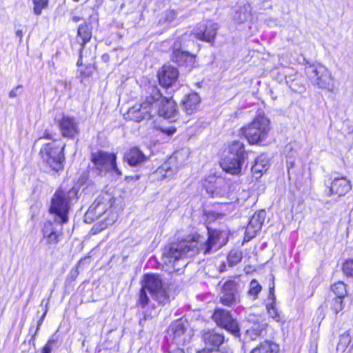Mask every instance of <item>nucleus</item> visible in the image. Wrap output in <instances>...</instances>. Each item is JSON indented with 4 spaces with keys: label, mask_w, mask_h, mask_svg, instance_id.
<instances>
[{
    "label": "nucleus",
    "mask_w": 353,
    "mask_h": 353,
    "mask_svg": "<svg viewBox=\"0 0 353 353\" xmlns=\"http://www.w3.org/2000/svg\"><path fill=\"white\" fill-rule=\"evenodd\" d=\"M161 98V93L157 86H152L150 96L139 104H135L130 108L128 112V117L136 122H141L144 119H150L156 114V107Z\"/></svg>",
    "instance_id": "obj_3"
},
{
    "label": "nucleus",
    "mask_w": 353,
    "mask_h": 353,
    "mask_svg": "<svg viewBox=\"0 0 353 353\" xmlns=\"http://www.w3.org/2000/svg\"><path fill=\"white\" fill-rule=\"evenodd\" d=\"M58 125L61 135L68 139H74L79 134V121L74 117L63 115L58 121Z\"/></svg>",
    "instance_id": "obj_12"
},
{
    "label": "nucleus",
    "mask_w": 353,
    "mask_h": 353,
    "mask_svg": "<svg viewBox=\"0 0 353 353\" xmlns=\"http://www.w3.org/2000/svg\"><path fill=\"white\" fill-rule=\"evenodd\" d=\"M16 36L19 38V41L21 42L23 38V31L21 30H17Z\"/></svg>",
    "instance_id": "obj_49"
},
{
    "label": "nucleus",
    "mask_w": 353,
    "mask_h": 353,
    "mask_svg": "<svg viewBox=\"0 0 353 353\" xmlns=\"http://www.w3.org/2000/svg\"><path fill=\"white\" fill-rule=\"evenodd\" d=\"M202 341L204 343L203 348H213L221 347L225 341L223 332L215 329L206 330L202 332Z\"/></svg>",
    "instance_id": "obj_16"
},
{
    "label": "nucleus",
    "mask_w": 353,
    "mask_h": 353,
    "mask_svg": "<svg viewBox=\"0 0 353 353\" xmlns=\"http://www.w3.org/2000/svg\"><path fill=\"white\" fill-rule=\"evenodd\" d=\"M157 130H160L161 132L165 133V134H168V136L173 134L176 132V128L174 127H169V128L158 127V128H157Z\"/></svg>",
    "instance_id": "obj_46"
},
{
    "label": "nucleus",
    "mask_w": 353,
    "mask_h": 353,
    "mask_svg": "<svg viewBox=\"0 0 353 353\" xmlns=\"http://www.w3.org/2000/svg\"><path fill=\"white\" fill-rule=\"evenodd\" d=\"M82 50H83V48H81V50H80V54H79V60H78V61H77V65H79V66L82 65V55H81Z\"/></svg>",
    "instance_id": "obj_50"
},
{
    "label": "nucleus",
    "mask_w": 353,
    "mask_h": 353,
    "mask_svg": "<svg viewBox=\"0 0 353 353\" xmlns=\"http://www.w3.org/2000/svg\"><path fill=\"white\" fill-rule=\"evenodd\" d=\"M239 301L236 283L234 281H227L223 285L220 294V302L228 307L236 305Z\"/></svg>",
    "instance_id": "obj_14"
},
{
    "label": "nucleus",
    "mask_w": 353,
    "mask_h": 353,
    "mask_svg": "<svg viewBox=\"0 0 353 353\" xmlns=\"http://www.w3.org/2000/svg\"><path fill=\"white\" fill-rule=\"evenodd\" d=\"M65 146L61 141L53 140L41 147L39 155L43 161L52 170L59 171L63 168Z\"/></svg>",
    "instance_id": "obj_5"
},
{
    "label": "nucleus",
    "mask_w": 353,
    "mask_h": 353,
    "mask_svg": "<svg viewBox=\"0 0 353 353\" xmlns=\"http://www.w3.org/2000/svg\"><path fill=\"white\" fill-rule=\"evenodd\" d=\"M200 102V97L197 93H192L186 96L182 101L183 107L188 114H192L197 108Z\"/></svg>",
    "instance_id": "obj_23"
},
{
    "label": "nucleus",
    "mask_w": 353,
    "mask_h": 353,
    "mask_svg": "<svg viewBox=\"0 0 353 353\" xmlns=\"http://www.w3.org/2000/svg\"><path fill=\"white\" fill-rule=\"evenodd\" d=\"M212 319L219 327L225 329L234 335L239 334V326L237 321L232 318L230 312L221 308L216 309Z\"/></svg>",
    "instance_id": "obj_10"
},
{
    "label": "nucleus",
    "mask_w": 353,
    "mask_h": 353,
    "mask_svg": "<svg viewBox=\"0 0 353 353\" xmlns=\"http://www.w3.org/2000/svg\"><path fill=\"white\" fill-rule=\"evenodd\" d=\"M351 188V183L346 177H334L329 184H326L325 194L327 196L332 195L341 196L347 193Z\"/></svg>",
    "instance_id": "obj_13"
},
{
    "label": "nucleus",
    "mask_w": 353,
    "mask_h": 353,
    "mask_svg": "<svg viewBox=\"0 0 353 353\" xmlns=\"http://www.w3.org/2000/svg\"><path fill=\"white\" fill-rule=\"evenodd\" d=\"M172 60L179 65H185L186 67L192 68L194 65L195 58L189 52L179 50L175 43L174 46Z\"/></svg>",
    "instance_id": "obj_18"
},
{
    "label": "nucleus",
    "mask_w": 353,
    "mask_h": 353,
    "mask_svg": "<svg viewBox=\"0 0 353 353\" xmlns=\"http://www.w3.org/2000/svg\"><path fill=\"white\" fill-rule=\"evenodd\" d=\"M91 161L95 167L101 172H113L117 175L121 176V172L117 166L116 155L103 151L92 153Z\"/></svg>",
    "instance_id": "obj_9"
},
{
    "label": "nucleus",
    "mask_w": 353,
    "mask_h": 353,
    "mask_svg": "<svg viewBox=\"0 0 353 353\" xmlns=\"http://www.w3.org/2000/svg\"><path fill=\"white\" fill-rule=\"evenodd\" d=\"M165 171V174H164V177L170 176L172 174V171L170 170V168L168 164H164L162 168H159L157 172L161 173L162 171Z\"/></svg>",
    "instance_id": "obj_47"
},
{
    "label": "nucleus",
    "mask_w": 353,
    "mask_h": 353,
    "mask_svg": "<svg viewBox=\"0 0 353 353\" xmlns=\"http://www.w3.org/2000/svg\"><path fill=\"white\" fill-rule=\"evenodd\" d=\"M279 347L270 341H264L256 347L250 353H278Z\"/></svg>",
    "instance_id": "obj_30"
},
{
    "label": "nucleus",
    "mask_w": 353,
    "mask_h": 353,
    "mask_svg": "<svg viewBox=\"0 0 353 353\" xmlns=\"http://www.w3.org/2000/svg\"><path fill=\"white\" fill-rule=\"evenodd\" d=\"M156 114L172 122L176 121L179 118L176 102L172 99L163 97L162 94L156 107Z\"/></svg>",
    "instance_id": "obj_11"
},
{
    "label": "nucleus",
    "mask_w": 353,
    "mask_h": 353,
    "mask_svg": "<svg viewBox=\"0 0 353 353\" xmlns=\"http://www.w3.org/2000/svg\"><path fill=\"white\" fill-rule=\"evenodd\" d=\"M178 76L177 69L171 65H163L158 72L159 83L165 88L170 87L176 81Z\"/></svg>",
    "instance_id": "obj_17"
},
{
    "label": "nucleus",
    "mask_w": 353,
    "mask_h": 353,
    "mask_svg": "<svg viewBox=\"0 0 353 353\" xmlns=\"http://www.w3.org/2000/svg\"><path fill=\"white\" fill-rule=\"evenodd\" d=\"M208 234L207 239L196 234L166 245L163 252V262L172 265L174 271H179L188 264L185 257L193 256L199 252L211 253L219 239L220 232L208 230Z\"/></svg>",
    "instance_id": "obj_1"
},
{
    "label": "nucleus",
    "mask_w": 353,
    "mask_h": 353,
    "mask_svg": "<svg viewBox=\"0 0 353 353\" xmlns=\"http://www.w3.org/2000/svg\"><path fill=\"white\" fill-rule=\"evenodd\" d=\"M61 225L62 224H60L59 222L55 221L54 222L50 221L46 222L42 230L43 236L52 234L54 232L61 230Z\"/></svg>",
    "instance_id": "obj_32"
},
{
    "label": "nucleus",
    "mask_w": 353,
    "mask_h": 353,
    "mask_svg": "<svg viewBox=\"0 0 353 353\" xmlns=\"http://www.w3.org/2000/svg\"><path fill=\"white\" fill-rule=\"evenodd\" d=\"M332 291L336 294V298L343 299L347 295L346 285L339 281L331 286Z\"/></svg>",
    "instance_id": "obj_33"
},
{
    "label": "nucleus",
    "mask_w": 353,
    "mask_h": 353,
    "mask_svg": "<svg viewBox=\"0 0 353 353\" xmlns=\"http://www.w3.org/2000/svg\"><path fill=\"white\" fill-rule=\"evenodd\" d=\"M242 259V252L239 250H231L227 258L230 266H234L239 263Z\"/></svg>",
    "instance_id": "obj_34"
},
{
    "label": "nucleus",
    "mask_w": 353,
    "mask_h": 353,
    "mask_svg": "<svg viewBox=\"0 0 353 353\" xmlns=\"http://www.w3.org/2000/svg\"><path fill=\"white\" fill-rule=\"evenodd\" d=\"M344 304L343 299L335 297L332 300V304L331 306L332 310L335 314H337L339 312L343 310Z\"/></svg>",
    "instance_id": "obj_39"
},
{
    "label": "nucleus",
    "mask_w": 353,
    "mask_h": 353,
    "mask_svg": "<svg viewBox=\"0 0 353 353\" xmlns=\"http://www.w3.org/2000/svg\"><path fill=\"white\" fill-rule=\"evenodd\" d=\"M147 319V316L146 315L144 316V317L143 319H141L140 321H139V324L141 325V326H143L144 325V323L145 321H146Z\"/></svg>",
    "instance_id": "obj_51"
},
{
    "label": "nucleus",
    "mask_w": 353,
    "mask_h": 353,
    "mask_svg": "<svg viewBox=\"0 0 353 353\" xmlns=\"http://www.w3.org/2000/svg\"><path fill=\"white\" fill-rule=\"evenodd\" d=\"M80 19H81L79 17L74 16L72 17V21L74 22H78L79 21H80Z\"/></svg>",
    "instance_id": "obj_53"
},
{
    "label": "nucleus",
    "mask_w": 353,
    "mask_h": 353,
    "mask_svg": "<svg viewBox=\"0 0 353 353\" xmlns=\"http://www.w3.org/2000/svg\"><path fill=\"white\" fill-rule=\"evenodd\" d=\"M124 161L131 166H137L147 160L146 156L137 147L130 148L124 154Z\"/></svg>",
    "instance_id": "obj_20"
},
{
    "label": "nucleus",
    "mask_w": 353,
    "mask_h": 353,
    "mask_svg": "<svg viewBox=\"0 0 353 353\" xmlns=\"http://www.w3.org/2000/svg\"><path fill=\"white\" fill-rule=\"evenodd\" d=\"M73 190L65 191L58 190L51 200L50 212L55 215V221L64 224L68 221V212L70 209V202L76 196Z\"/></svg>",
    "instance_id": "obj_4"
},
{
    "label": "nucleus",
    "mask_w": 353,
    "mask_h": 353,
    "mask_svg": "<svg viewBox=\"0 0 353 353\" xmlns=\"http://www.w3.org/2000/svg\"><path fill=\"white\" fill-rule=\"evenodd\" d=\"M196 353H233V350L228 346L222 347L203 348Z\"/></svg>",
    "instance_id": "obj_37"
},
{
    "label": "nucleus",
    "mask_w": 353,
    "mask_h": 353,
    "mask_svg": "<svg viewBox=\"0 0 353 353\" xmlns=\"http://www.w3.org/2000/svg\"><path fill=\"white\" fill-rule=\"evenodd\" d=\"M229 150L230 154L228 156L245 161L247 154L243 143L235 141L230 145Z\"/></svg>",
    "instance_id": "obj_27"
},
{
    "label": "nucleus",
    "mask_w": 353,
    "mask_h": 353,
    "mask_svg": "<svg viewBox=\"0 0 353 353\" xmlns=\"http://www.w3.org/2000/svg\"><path fill=\"white\" fill-rule=\"evenodd\" d=\"M61 234V232L59 230L43 236V239L46 240V242L48 244H57L59 241V236Z\"/></svg>",
    "instance_id": "obj_40"
},
{
    "label": "nucleus",
    "mask_w": 353,
    "mask_h": 353,
    "mask_svg": "<svg viewBox=\"0 0 353 353\" xmlns=\"http://www.w3.org/2000/svg\"><path fill=\"white\" fill-rule=\"evenodd\" d=\"M268 299L272 300V303L268 304V305H267V309H268V313L276 321H280V320H281L280 315L278 313L275 307L273 305L275 299H276L275 295H274V285L272 287L270 288V294H269Z\"/></svg>",
    "instance_id": "obj_31"
},
{
    "label": "nucleus",
    "mask_w": 353,
    "mask_h": 353,
    "mask_svg": "<svg viewBox=\"0 0 353 353\" xmlns=\"http://www.w3.org/2000/svg\"><path fill=\"white\" fill-rule=\"evenodd\" d=\"M350 346V351L353 350V330H348L340 336L337 350L344 352Z\"/></svg>",
    "instance_id": "obj_25"
},
{
    "label": "nucleus",
    "mask_w": 353,
    "mask_h": 353,
    "mask_svg": "<svg viewBox=\"0 0 353 353\" xmlns=\"http://www.w3.org/2000/svg\"><path fill=\"white\" fill-rule=\"evenodd\" d=\"M186 327L182 319H179L172 323L168 329V333L173 337V340L179 341L181 336L185 333Z\"/></svg>",
    "instance_id": "obj_24"
},
{
    "label": "nucleus",
    "mask_w": 353,
    "mask_h": 353,
    "mask_svg": "<svg viewBox=\"0 0 353 353\" xmlns=\"http://www.w3.org/2000/svg\"><path fill=\"white\" fill-rule=\"evenodd\" d=\"M269 130L270 121L264 114H261L250 124L242 128L243 135L251 144L264 140Z\"/></svg>",
    "instance_id": "obj_7"
},
{
    "label": "nucleus",
    "mask_w": 353,
    "mask_h": 353,
    "mask_svg": "<svg viewBox=\"0 0 353 353\" xmlns=\"http://www.w3.org/2000/svg\"><path fill=\"white\" fill-rule=\"evenodd\" d=\"M207 192L213 198L227 197L230 193V185L222 179L216 182L214 188H207Z\"/></svg>",
    "instance_id": "obj_22"
},
{
    "label": "nucleus",
    "mask_w": 353,
    "mask_h": 353,
    "mask_svg": "<svg viewBox=\"0 0 353 353\" xmlns=\"http://www.w3.org/2000/svg\"><path fill=\"white\" fill-rule=\"evenodd\" d=\"M265 216L266 213L263 210H259L253 214L246 229V232L251 234L250 238L254 236L255 234L261 230Z\"/></svg>",
    "instance_id": "obj_19"
},
{
    "label": "nucleus",
    "mask_w": 353,
    "mask_h": 353,
    "mask_svg": "<svg viewBox=\"0 0 353 353\" xmlns=\"http://www.w3.org/2000/svg\"><path fill=\"white\" fill-rule=\"evenodd\" d=\"M43 138H45V139H51V135L47 132H44V134L43 136Z\"/></svg>",
    "instance_id": "obj_52"
},
{
    "label": "nucleus",
    "mask_w": 353,
    "mask_h": 353,
    "mask_svg": "<svg viewBox=\"0 0 353 353\" xmlns=\"http://www.w3.org/2000/svg\"><path fill=\"white\" fill-rule=\"evenodd\" d=\"M268 168V159L265 155H261L256 159L254 164L252 166V172L261 174L263 172H266Z\"/></svg>",
    "instance_id": "obj_29"
},
{
    "label": "nucleus",
    "mask_w": 353,
    "mask_h": 353,
    "mask_svg": "<svg viewBox=\"0 0 353 353\" xmlns=\"http://www.w3.org/2000/svg\"><path fill=\"white\" fill-rule=\"evenodd\" d=\"M343 271L347 277L353 278V259L347 260L343 263Z\"/></svg>",
    "instance_id": "obj_41"
},
{
    "label": "nucleus",
    "mask_w": 353,
    "mask_h": 353,
    "mask_svg": "<svg viewBox=\"0 0 353 353\" xmlns=\"http://www.w3.org/2000/svg\"><path fill=\"white\" fill-rule=\"evenodd\" d=\"M260 317L254 314H249L247 316L248 322L252 323L253 325L248 330L254 334L255 336H260L265 327V323H259Z\"/></svg>",
    "instance_id": "obj_26"
},
{
    "label": "nucleus",
    "mask_w": 353,
    "mask_h": 353,
    "mask_svg": "<svg viewBox=\"0 0 353 353\" xmlns=\"http://www.w3.org/2000/svg\"><path fill=\"white\" fill-rule=\"evenodd\" d=\"M296 152H294L290 155H287L286 158V163H287V168H288V173L289 176V179H291V170L294 168L295 165V161H294V157H295Z\"/></svg>",
    "instance_id": "obj_42"
},
{
    "label": "nucleus",
    "mask_w": 353,
    "mask_h": 353,
    "mask_svg": "<svg viewBox=\"0 0 353 353\" xmlns=\"http://www.w3.org/2000/svg\"><path fill=\"white\" fill-rule=\"evenodd\" d=\"M110 198L108 194L99 196L85 212L84 221L90 223L107 214V216L99 222V230L112 225L117 219V214L110 210Z\"/></svg>",
    "instance_id": "obj_2"
},
{
    "label": "nucleus",
    "mask_w": 353,
    "mask_h": 353,
    "mask_svg": "<svg viewBox=\"0 0 353 353\" xmlns=\"http://www.w3.org/2000/svg\"><path fill=\"white\" fill-rule=\"evenodd\" d=\"M57 342V340L54 338H50L45 346L42 349L41 353H51L52 350V345Z\"/></svg>",
    "instance_id": "obj_43"
},
{
    "label": "nucleus",
    "mask_w": 353,
    "mask_h": 353,
    "mask_svg": "<svg viewBox=\"0 0 353 353\" xmlns=\"http://www.w3.org/2000/svg\"><path fill=\"white\" fill-rule=\"evenodd\" d=\"M78 38L81 39V48H83L84 45L90 41L92 37V27L90 24L84 23L79 26Z\"/></svg>",
    "instance_id": "obj_28"
},
{
    "label": "nucleus",
    "mask_w": 353,
    "mask_h": 353,
    "mask_svg": "<svg viewBox=\"0 0 353 353\" xmlns=\"http://www.w3.org/2000/svg\"><path fill=\"white\" fill-rule=\"evenodd\" d=\"M21 88V85H17L15 88L12 89L9 92V97L10 98H14L17 96V90Z\"/></svg>",
    "instance_id": "obj_48"
},
{
    "label": "nucleus",
    "mask_w": 353,
    "mask_h": 353,
    "mask_svg": "<svg viewBox=\"0 0 353 353\" xmlns=\"http://www.w3.org/2000/svg\"><path fill=\"white\" fill-rule=\"evenodd\" d=\"M219 26L217 23L208 21L205 24L200 25L194 30V37L206 42H212L214 40Z\"/></svg>",
    "instance_id": "obj_15"
},
{
    "label": "nucleus",
    "mask_w": 353,
    "mask_h": 353,
    "mask_svg": "<svg viewBox=\"0 0 353 353\" xmlns=\"http://www.w3.org/2000/svg\"><path fill=\"white\" fill-rule=\"evenodd\" d=\"M148 288L145 287V279L144 280V283L142 285L141 289L139 292V299L137 301V305H141L142 307H144L148 304L149 297L147 294Z\"/></svg>",
    "instance_id": "obj_35"
},
{
    "label": "nucleus",
    "mask_w": 353,
    "mask_h": 353,
    "mask_svg": "<svg viewBox=\"0 0 353 353\" xmlns=\"http://www.w3.org/2000/svg\"><path fill=\"white\" fill-rule=\"evenodd\" d=\"M145 287L152 299L159 304L165 305L170 301V296L166 290L163 288L161 279L156 274L145 275Z\"/></svg>",
    "instance_id": "obj_8"
},
{
    "label": "nucleus",
    "mask_w": 353,
    "mask_h": 353,
    "mask_svg": "<svg viewBox=\"0 0 353 353\" xmlns=\"http://www.w3.org/2000/svg\"><path fill=\"white\" fill-rule=\"evenodd\" d=\"M176 12L173 10H167L165 12V20L168 22H172L176 18Z\"/></svg>",
    "instance_id": "obj_45"
},
{
    "label": "nucleus",
    "mask_w": 353,
    "mask_h": 353,
    "mask_svg": "<svg viewBox=\"0 0 353 353\" xmlns=\"http://www.w3.org/2000/svg\"><path fill=\"white\" fill-rule=\"evenodd\" d=\"M48 0H32L34 13L36 15L41 14L42 10L48 8Z\"/></svg>",
    "instance_id": "obj_36"
},
{
    "label": "nucleus",
    "mask_w": 353,
    "mask_h": 353,
    "mask_svg": "<svg viewBox=\"0 0 353 353\" xmlns=\"http://www.w3.org/2000/svg\"><path fill=\"white\" fill-rule=\"evenodd\" d=\"M244 161L238 158L226 157L223 159L221 165L224 171L231 174H238L241 171V168Z\"/></svg>",
    "instance_id": "obj_21"
},
{
    "label": "nucleus",
    "mask_w": 353,
    "mask_h": 353,
    "mask_svg": "<svg viewBox=\"0 0 353 353\" xmlns=\"http://www.w3.org/2000/svg\"><path fill=\"white\" fill-rule=\"evenodd\" d=\"M305 74L312 83L321 89L334 92V79L331 72L321 64H311L305 67Z\"/></svg>",
    "instance_id": "obj_6"
},
{
    "label": "nucleus",
    "mask_w": 353,
    "mask_h": 353,
    "mask_svg": "<svg viewBox=\"0 0 353 353\" xmlns=\"http://www.w3.org/2000/svg\"><path fill=\"white\" fill-rule=\"evenodd\" d=\"M47 309L46 310V311L44 312V313L43 314V315L41 316L40 319L37 322V329H36V331L34 332V334L31 337V339L30 340V343H31L32 341L34 342V340H35V336H36V334H37L39 330L40 329V326L41 325L43 320H44V318L46 316V314L47 313Z\"/></svg>",
    "instance_id": "obj_44"
},
{
    "label": "nucleus",
    "mask_w": 353,
    "mask_h": 353,
    "mask_svg": "<svg viewBox=\"0 0 353 353\" xmlns=\"http://www.w3.org/2000/svg\"><path fill=\"white\" fill-rule=\"evenodd\" d=\"M285 149H286V150H288V149H289V150H292V147H291V145H286V147H285Z\"/></svg>",
    "instance_id": "obj_54"
},
{
    "label": "nucleus",
    "mask_w": 353,
    "mask_h": 353,
    "mask_svg": "<svg viewBox=\"0 0 353 353\" xmlns=\"http://www.w3.org/2000/svg\"><path fill=\"white\" fill-rule=\"evenodd\" d=\"M261 290V286L256 280H252L250 283L248 294L253 296L254 299L257 298L258 294Z\"/></svg>",
    "instance_id": "obj_38"
}]
</instances>
